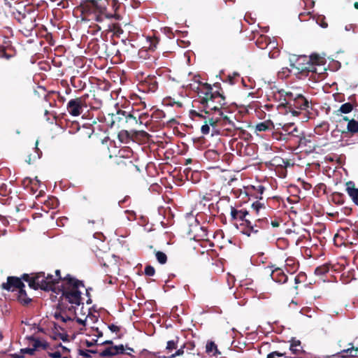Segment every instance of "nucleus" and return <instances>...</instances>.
<instances>
[{
	"label": "nucleus",
	"instance_id": "obj_1",
	"mask_svg": "<svg viewBox=\"0 0 358 358\" xmlns=\"http://www.w3.org/2000/svg\"><path fill=\"white\" fill-rule=\"evenodd\" d=\"M199 106L200 111L195 110H190V115L192 119L199 117L204 120V124L208 122V117L212 115H217L220 112H225L228 110L226 99L223 94L219 91L213 92L211 85L207 83H203L198 91Z\"/></svg>",
	"mask_w": 358,
	"mask_h": 358
},
{
	"label": "nucleus",
	"instance_id": "obj_2",
	"mask_svg": "<svg viewBox=\"0 0 358 358\" xmlns=\"http://www.w3.org/2000/svg\"><path fill=\"white\" fill-rule=\"evenodd\" d=\"M120 6L118 0H86L80 4L82 13L94 15V20L98 22L104 19L121 20L122 17L118 13Z\"/></svg>",
	"mask_w": 358,
	"mask_h": 358
},
{
	"label": "nucleus",
	"instance_id": "obj_3",
	"mask_svg": "<svg viewBox=\"0 0 358 358\" xmlns=\"http://www.w3.org/2000/svg\"><path fill=\"white\" fill-rule=\"evenodd\" d=\"M235 120V115L229 110L220 112L217 115L209 116L208 122L201 126V131L202 134L207 135L210 133L211 128L212 135L227 134L240 129L236 125Z\"/></svg>",
	"mask_w": 358,
	"mask_h": 358
},
{
	"label": "nucleus",
	"instance_id": "obj_4",
	"mask_svg": "<svg viewBox=\"0 0 358 358\" xmlns=\"http://www.w3.org/2000/svg\"><path fill=\"white\" fill-rule=\"evenodd\" d=\"M55 273V280H57L59 282H62L61 285H57L58 293H61L62 300L79 305L82 301L79 288L84 287L83 281L72 277L70 274H67L63 278L59 269L56 270Z\"/></svg>",
	"mask_w": 358,
	"mask_h": 358
},
{
	"label": "nucleus",
	"instance_id": "obj_5",
	"mask_svg": "<svg viewBox=\"0 0 358 358\" xmlns=\"http://www.w3.org/2000/svg\"><path fill=\"white\" fill-rule=\"evenodd\" d=\"M110 122H107L110 127H116L117 129H121L119 136L122 134L129 135L127 129L133 131L132 127L137 125V117L135 110L132 112H127L122 110H118L115 114H108Z\"/></svg>",
	"mask_w": 358,
	"mask_h": 358
},
{
	"label": "nucleus",
	"instance_id": "obj_6",
	"mask_svg": "<svg viewBox=\"0 0 358 358\" xmlns=\"http://www.w3.org/2000/svg\"><path fill=\"white\" fill-rule=\"evenodd\" d=\"M94 104L90 101V94H85L80 96L70 99L66 104V110L69 115L73 117L80 115L84 110L87 108L91 109H98L102 105L101 100L94 98Z\"/></svg>",
	"mask_w": 358,
	"mask_h": 358
},
{
	"label": "nucleus",
	"instance_id": "obj_7",
	"mask_svg": "<svg viewBox=\"0 0 358 358\" xmlns=\"http://www.w3.org/2000/svg\"><path fill=\"white\" fill-rule=\"evenodd\" d=\"M13 17L22 25L27 32L30 33L36 27L35 11L31 8L22 7L21 9L15 8L12 11Z\"/></svg>",
	"mask_w": 358,
	"mask_h": 358
},
{
	"label": "nucleus",
	"instance_id": "obj_8",
	"mask_svg": "<svg viewBox=\"0 0 358 358\" xmlns=\"http://www.w3.org/2000/svg\"><path fill=\"white\" fill-rule=\"evenodd\" d=\"M281 105L293 116L299 115L301 113L300 110L308 111L309 108H311L308 99L302 94H294L292 92L289 93L287 102H282Z\"/></svg>",
	"mask_w": 358,
	"mask_h": 358
},
{
	"label": "nucleus",
	"instance_id": "obj_9",
	"mask_svg": "<svg viewBox=\"0 0 358 358\" xmlns=\"http://www.w3.org/2000/svg\"><path fill=\"white\" fill-rule=\"evenodd\" d=\"M306 57H301L296 59L295 63L290 64V73L301 77H307L309 73L317 74V69L312 63H304Z\"/></svg>",
	"mask_w": 358,
	"mask_h": 358
},
{
	"label": "nucleus",
	"instance_id": "obj_10",
	"mask_svg": "<svg viewBox=\"0 0 358 358\" xmlns=\"http://www.w3.org/2000/svg\"><path fill=\"white\" fill-rule=\"evenodd\" d=\"M230 208L231 221L239 220L242 222L241 226L243 227L242 231L243 233H249L253 230L252 227L251 226V221L246 217L249 214L248 210L245 209L238 210L232 206Z\"/></svg>",
	"mask_w": 358,
	"mask_h": 358
},
{
	"label": "nucleus",
	"instance_id": "obj_11",
	"mask_svg": "<svg viewBox=\"0 0 358 358\" xmlns=\"http://www.w3.org/2000/svg\"><path fill=\"white\" fill-rule=\"evenodd\" d=\"M59 283V281L55 280V275L51 274L45 275L44 272H39L40 289L44 291H52L59 294L57 289Z\"/></svg>",
	"mask_w": 358,
	"mask_h": 358
},
{
	"label": "nucleus",
	"instance_id": "obj_12",
	"mask_svg": "<svg viewBox=\"0 0 358 358\" xmlns=\"http://www.w3.org/2000/svg\"><path fill=\"white\" fill-rule=\"evenodd\" d=\"M0 59H5L6 62H0V69H17L19 66V60L16 58L15 54L8 52L5 47H0Z\"/></svg>",
	"mask_w": 358,
	"mask_h": 358
},
{
	"label": "nucleus",
	"instance_id": "obj_13",
	"mask_svg": "<svg viewBox=\"0 0 358 358\" xmlns=\"http://www.w3.org/2000/svg\"><path fill=\"white\" fill-rule=\"evenodd\" d=\"M270 165L275 167V171L279 173L281 178L287 176V168L290 166V162L288 159H284L280 156H275L269 162Z\"/></svg>",
	"mask_w": 358,
	"mask_h": 358
},
{
	"label": "nucleus",
	"instance_id": "obj_14",
	"mask_svg": "<svg viewBox=\"0 0 358 358\" xmlns=\"http://www.w3.org/2000/svg\"><path fill=\"white\" fill-rule=\"evenodd\" d=\"M1 287L8 292H14L17 289L19 290L21 287H25V285L18 277L8 276L6 282H3Z\"/></svg>",
	"mask_w": 358,
	"mask_h": 358
},
{
	"label": "nucleus",
	"instance_id": "obj_15",
	"mask_svg": "<svg viewBox=\"0 0 358 358\" xmlns=\"http://www.w3.org/2000/svg\"><path fill=\"white\" fill-rule=\"evenodd\" d=\"M271 268V277L273 281L279 284H284L287 282L288 277L285 273L284 269L276 266L275 264L268 266Z\"/></svg>",
	"mask_w": 358,
	"mask_h": 358
},
{
	"label": "nucleus",
	"instance_id": "obj_16",
	"mask_svg": "<svg viewBox=\"0 0 358 358\" xmlns=\"http://www.w3.org/2000/svg\"><path fill=\"white\" fill-rule=\"evenodd\" d=\"M141 87L143 90H146L149 92H155L158 88V81L155 76H148L145 80L141 83Z\"/></svg>",
	"mask_w": 358,
	"mask_h": 358
},
{
	"label": "nucleus",
	"instance_id": "obj_17",
	"mask_svg": "<svg viewBox=\"0 0 358 358\" xmlns=\"http://www.w3.org/2000/svg\"><path fill=\"white\" fill-rule=\"evenodd\" d=\"M20 278H21V281L24 280L27 282L29 283V286L35 290L38 289L40 287L39 272L32 273L31 276L27 273H24Z\"/></svg>",
	"mask_w": 358,
	"mask_h": 358
},
{
	"label": "nucleus",
	"instance_id": "obj_18",
	"mask_svg": "<svg viewBox=\"0 0 358 358\" xmlns=\"http://www.w3.org/2000/svg\"><path fill=\"white\" fill-rule=\"evenodd\" d=\"M268 220L266 217L258 218L255 224L251 222V226L252 227V231L249 233H243L248 236H251L252 234H256L259 232V229H267L268 227Z\"/></svg>",
	"mask_w": 358,
	"mask_h": 358
},
{
	"label": "nucleus",
	"instance_id": "obj_19",
	"mask_svg": "<svg viewBox=\"0 0 358 358\" xmlns=\"http://www.w3.org/2000/svg\"><path fill=\"white\" fill-rule=\"evenodd\" d=\"M45 100L49 102L50 106H56V100L61 103H64L66 101V99L64 96H62L59 92L55 91L49 92L45 94Z\"/></svg>",
	"mask_w": 358,
	"mask_h": 358
},
{
	"label": "nucleus",
	"instance_id": "obj_20",
	"mask_svg": "<svg viewBox=\"0 0 358 358\" xmlns=\"http://www.w3.org/2000/svg\"><path fill=\"white\" fill-rule=\"evenodd\" d=\"M124 348L123 345H115L106 348L99 355L101 357H111L119 354H124Z\"/></svg>",
	"mask_w": 358,
	"mask_h": 358
},
{
	"label": "nucleus",
	"instance_id": "obj_21",
	"mask_svg": "<svg viewBox=\"0 0 358 358\" xmlns=\"http://www.w3.org/2000/svg\"><path fill=\"white\" fill-rule=\"evenodd\" d=\"M345 185L348 194L353 203L358 206V188L356 187L355 182L352 181L347 182Z\"/></svg>",
	"mask_w": 358,
	"mask_h": 358
},
{
	"label": "nucleus",
	"instance_id": "obj_22",
	"mask_svg": "<svg viewBox=\"0 0 358 358\" xmlns=\"http://www.w3.org/2000/svg\"><path fill=\"white\" fill-rule=\"evenodd\" d=\"M293 123L285 124L282 127V131L279 134H273V137L277 140H289Z\"/></svg>",
	"mask_w": 358,
	"mask_h": 358
},
{
	"label": "nucleus",
	"instance_id": "obj_23",
	"mask_svg": "<svg viewBox=\"0 0 358 358\" xmlns=\"http://www.w3.org/2000/svg\"><path fill=\"white\" fill-rule=\"evenodd\" d=\"M289 342V350L293 354L301 355L305 353L303 348L301 345V342L299 340L296 339V338H292Z\"/></svg>",
	"mask_w": 358,
	"mask_h": 358
},
{
	"label": "nucleus",
	"instance_id": "obj_24",
	"mask_svg": "<svg viewBox=\"0 0 358 358\" xmlns=\"http://www.w3.org/2000/svg\"><path fill=\"white\" fill-rule=\"evenodd\" d=\"M298 143L299 146L307 147L310 151L315 150L316 148V145L313 141L311 136L306 137L303 134L298 141Z\"/></svg>",
	"mask_w": 358,
	"mask_h": 358
},
{
	"label": "nucleus",
	"instance_id": "obj_25",
	"mask_svg": "<svg viewBox=\"0 0 358 358\" xmlns=\"http://www.w3.org/2000/svg\"><path fill=\"white\" fill-rule=\"evenodd\" d=\"M342 134H351L352 135L358 132V121L351 119L347 124L346 128L339 130Z\"/></svg>",
	"mask_w": 358,
	"mask_h": 358
},
{
	"label": "nucleus",
	"instance_id": "obj_26",
	"mask_svg": "<svg viewBox=\"0 0 358 358\" xmlns=\"http://www.w3.org/2000/svg\"><path fill=\"white\" fill-rule=\"evenodd\" d=\"M38 142L36 141L35 147L32 149V152L29 153L27 156V159L25 160L27 163L31 164L34 163L36 159H40L42 155L41 150L38 148Z\"/></svg>",
	"mask_w": 358,
	"mask_h": 358
},
{
	"label": "nucleus",
	"instance_id": "obj_27",
	"mask_svg": "<svg viewBox=\"0 0 358 358\" xmlns=\"http://www.w3.org/2000/svg\"><path fill=\"white\" fill-rule=\"evenodd\" d=\"M299 263L298 262L292 258L289 257L285 260V269L289 273H295L299 268Z\"/></svg>",
	"mask_w": 358,
	"mask_h": 358
},
{
	"label": "nucleus",
	"instance_id": "obj_28",
	"mask_svg": "<svg viewBox=\"0 0 358 358\" xmlns=\"http://www.w3.org/2000/svg\"><path fill=\"white\" fill-rule=\"evenodd\" d=\"M24 288L21 287L18 290L17 300L21 305L27 306L32 301V299L28 296Z\"/></svg>",
	"mask_w": 358,
	"mask_h": 358
},
{
	"label": "nucleus",
	"instance_id": "obj_29",
	"mask_svg": "<svg viewBox=\"0 0 358 358\" xmlns=\"http://www.w3.org/2000/svg\"><path fill=\"white\" fill-rule=\"evenodd\" d=\"M289 93H291V92H285L284 90H278L273 92L274 99L280 102L279 106L283 107V106L281 105L282 102H287Z\"/></svg>",
	"mask_w": 358,
	"mask_h": 358
},
{
	"label": "nucleus",
	"instance_id": "obj_30",
	"mask_svg": "<svg viewBox=\"0 0 358 358\" xmlns=\"http://www.w3.org/2000/svg\"><path fill=\"white\" fill-rule=\"evenodd\" d=\"M275 45V43L271 42L270 38L266 36L261 35L256 41V45L260 49L268 48V46Z\"/></svg>",
	"mask_w": 358,
	"mask_h": 358
},
{
	"label": "nucleus",
	"instance_id": "obj_31",
	"mask_svg": "<svg viewBox=\"0 0 358 358\" xmlns=\"http://www.w3.org/2000/svg\"><path fill=\"white\" fill-rule=\"evenodd\" d=\"M137 117V124L144 125L147 127L150 121L151 117L148 113H138V110H135Z\"/></svg>",
	"mask_w": 358,
	"mask_h": 358
},
{
	"label": "nucleus",
	"instance_id": "obj_32",
	"mask_svg": "<svg viewBox=\"0 0 358 358\" xmlns=\"http://www.w3.org/2000/svg\"><path fill=\"white\" fill-rule=\"evenodd\" d=\"M27 339L34 342L32 348L33 349H34L35 352L39 348H41L43 350H46L49 347V344L46 341H41L38 338H36L33 336L27 337Z\"/></svg>",
	"mask_w": 358,
	"mask_h": 358
},
{
	"label": "nucleus",
	"instance_id": "obj_33",
	"mask_svg": "<svg viewBox=\"0 0 358 358\" xmlns=\"http://www.w3.org/2000/svg\"><path fill=\"white\" fill-rule=\"evenodd\" d=\"M274 128V124L271 120H266L259 122L255 126L256 131H266L272 130Z\"/></svg>",
	"mask_w": 358,
	"mask_h": 358
},
{
	"label": "nucleus",
	"instance_id": "obj_34",
	"mask_svg": "<svg viewBox=\"0 0 358 358\" xmlns=\"http://www.w3.org/2000/svg\"><path fill=\"white\" fill-rule=\"evenodd\" d=\"M358 106V104L355 102V103H351V102H347V103H345L343 104H342L339 109L336 111L337 113V115H338V113H343V114H348V113H350V112L352 111L353 108L355 107H357Z\"/></svg>",
	"mask_w": 358,
	"mask_h": 358
},
{
	"label": "nucleus",
	"instance_id": "obj_35",
	"mask_svg": "<svg viewBox=\"0 0 358 358\" xmlns=\"http://www.w3.org/2000/svg\"><path fill=\"white\" fill-rule=\"evenodd\" d=\"M206 352L210 354L213 352V356H217L221 354L220 351L217 349V345L212 341H208L206 345Z\"/></svg>",
	"mask_w": 358,
	"mask_h": 358
},
{
	"label": "nucleus",
	"instance_id": "obj_36",
	"mask_svg": "<svg viewBox=\"0 0 358 358\" xmlns=\"http://www.w3.org/2000/svg\"><path fill=\"white\" fill-rule=\"evenodd\" d=\"M339 356L342 358L346 357H358V348H350L346 350H343L338 353Z\"/></svg>",
	"mask_w": 358,
	"mask_h": 358
},
{
	"label": "nucleus",
	"instance_id": "obj_37",
	"mask_svg": "<svg viewBox=\"0 0 358 358\" xmlns=\"http://www.w3.org/2000/svg\"><path fill=\"white\" fill-rule=\"evenodd\" d=\"M54 317L57 320H61L63 322H66L67 321H71L73 320V317L71 316L66 314V310H64V308H62V311L59 313H55L54 315Z\"/></svg>",
	"mask_w": 358,
	"mask_h": 358
},
{
	"label": "nucleus",
	"instance_id": "obj_38",
	"mask_svg": "<svg viewBox=\"0 0 358 358\" xmlns=\"http://www.w3.org/2000/svg\"><path fill=\"white\" fill-rule=\"evenodd\" d=\"M323 58L317 54H312L308 59L306 58V63H312L314 66L317 69V66L323 62Z\"/></svg>",
	"mask_w": 358,
	"mask_h": 358
},
{
	"label": "nucleus",
	"instance_id": "obj_39",
	"mask_svg": "<svg viewBox=\"0 0 358 358\" xmlns=\"http://www.w3.org/2000/svg\"><path fill=\"white\" fill-rule=\"evenodd\" d=\"M108 31L113 32L114 35L120 37L124 31L119 23H112L108 25Z\"/></svg>",
	"mask_w": 358,
	"mask_h": 358
},
{
	"label": "nucleus",
	"instance_id": "obj_40",
	"mask_svg": "<svg viewBox=\"0 0 358 358\" xmlns=\"http://www.w3.org/2000/svg\"><path fill=\"white\" fill-rule=\"evenodd\" d=\"M330 265L329 264H324L317 266L315 269V274L318 276H323L329 271Z\"/></svg>",
	"mask_w": 358,
	"mask_h": 358
},
{
	"label": "nucleus",
	"instance_id": "obj_41",
	"mask_svg": "<svg viewBox=\"0 0 358 358\" xmlns=\"http://www.w3.org/2000/svg\"><path fill=\"white\" fill-rule=\"evenodd\" d=\"M120 166H124L125 171L128 173L134 172L138 170L136 165H135L132 161L121 162L119 163Z\"/></svg>",
	"mask_w": 358,
	"mask_h": 358
},
{
	"label": "nucleus",
	"instance_id": "obj_42",
	"mask_svg": "<svg viewBox=\"0 0 358 358\" xmlns=\"http://www.w3.org/2000/svg\"><path fill=\"white\" fill-rule=\"evenodd\" d=\"M194 222H196V224L194 226V229L195 231H196L197 230H200L201 231V233H196L194 236H197V237H199L201 238H207L208 237V234H207V231H206V229L204 228L203 227H201L199 225V224L197 222V220L195 219L194 220Z\"/></svg>",
	"mask_w": 358,
	"mask_h": 358
},
{
	"label": "nucleus",
	"instance_id": "obj_43",
	"mask_svg": "<svg viewBox=\"0 0 358 358\" xmlns=\"http://www.w3.org/2000/svg\"><path fill=\"white\" fill-rule=\"evenodd\" d=\"M329 129V124L327 122H322L319 124L315 128V131L319 135H322L323 133L328 131Z\"/></svg>",
	"mask_w": 358,
	"mask_h": 358
},
{
	"label": "nucleus",
	"instance_id": "obj_44",
	"mask_svg": "<svg viewBox=\"0 0 358 358\" xmlns=\"http://www.w3.org/2000/svg\"><path fill=\"white\" fill-rule=\"evenodd\" d=\"M307 278L306 274L304 272H300L294 278V282L296 285L302 283L306 282ZM296 289H298V285L294 287Z\"/></svg>",
	"mask_w": 358,
	"mask_h": 358
},
{
	"label": "nucleus",
	"instance_id": "obj_45",
	"mask_svg": "<svg viewBox=\"0 0 358 358\" xmlns=\"http://www.w3.org/2000/svg\"><path fill=\"white\" fill-rule=\"evenodd\" d=\"M291 135H290V138L292 137H294V138H297V141L299 140V138L303 136V132L301 131L298 127L295 125L294 123H293V127H292V130H291Z\"/></svg>",
	"mask_w": 358,
	"mask_h": 358
},
{
	"label": "nucleus",
	"instance_id": "obj_46",
	"mask_svg": "<svg viewBox=\"0 0 358 358\" xmlns=\"http://www.w3.org/2000/svg\"><path fill=\"white\" fill-rule=\"evenodd\" d=\"M344 196L342 193L334 192L332 194V200L334 202L338 204H343L344 203Z\"/></svg>",
	"mask_w": 358,
	"mask_h": 358
},
{
	"label": "nucleus",
	"instance_id": "obj_47",
	"mask_svg": "<svg viewBox=\"0 0 358 358\" xmlns=\"http://www.w3.org/2000/svg\"><path fill=\"white\" fill-rule=\"evenodd\" d=\"M156 258L159 263L164 264L167 262V256L166 255L161 251H157L155 253Z\"/></svg>",
	"mask_w": 358,
	"mask_h": 358
},
{
	"label": "nucleus",
	"instance_id": "obj_48",
	"mask_svg": "<svg viewBox=\"0 0 358 358\" xmlns=\"http://www.w3.org/2000/svg\"><path fill=\"white\" fill-rule=\"evenodd\" d=\"M271 48L273 50H270L268 52V57L271 59H275L280 55V50L275 47V45H272Z\"/></svg>",
	"mask_w": 358,
	"mask_h": 358
},
{
	"label": "nucleus",
	"instance_id": "obj_49",
	"mask_svg": "<svg viewBox=\"0 0 358 358\" xmlns=\"http://www.w3.org/2000/svg\"><path fill=\"white\" fill-rule=\"evenodd\" d=\"M178 337H176V340H171L167 342L166 350L169 351H172L177 348V344L178 342Z\"/></svg>",
	"mask_w": 358,
	"mask_h": 358
},
{
	"label": "nucleus",
	"instance_id": "obj_50",
	"mask_svg": "<svg viewBox=\"0 0 358 358\" xmlns=\"http://www.w3.org/2000/svg\"><path fill=\"white\" fill-rule=\"evenodd\" d=\"M290 70L289 68L287 67H283L282 69L278 72V76L280 78H287L290 75Z\"/></svg>",
	"mask_w": 358,
	"mask_h": 358
},
{
	"label": "nucleus",
	"instance_id": "obj_51",
	"mask_svg": "<svg viewBox=\"0 0 358 358\" xmlns=\"http://www.w3.org/2000/svg\"><path fill=\"white\" fill-rule=\"evenodd\" d=\"M11 192V189L8 188V186L6 184H2L0 185V195L3 196H6L9 195Z\"/></svg>",
	"mask_w": 358,
	"mask_h": 358
},
{
	"label": "nucleus",
	"instance_id": "obj_52",
	"mask_svg": "<svg viewBox=\"0 0 358 358\" xmlns=\"http://www.w3.org/2000/svg\"><path fill=\"white\" fill-rule=\"evenodd\" d=\"M122 43L124 47L122 48V50L128 52L130 51V48H134V45L131 43V41L129 40H122Z\"/></svg>",
	"mask_w": 358,
	"mask_h": 358
},
{
	"label": "nucleus",
	"instance_id": "obj_53",
	"mask_svg": "<svg viewBox=\"0 0 358 358\" xmlns=\"http://www.w3.org/2000/svg\"><path fill=\"white\" fill-rule=\"evenodd\" d=\"M183 348H185V349L187 350V352L189 354L194 355V353L192 352V351L194 350V349L195 348V344L194 342H187V343H184Z\"/></svg>",
	"mask_w": 358,
	"mask_h": 358
},
{
	"label": "nucleus",
	"instance_id": "obj_54",
	"mask_svg": "<svg viewBox=\"0 0 358 358\" xmlns=\"http://www.w3.org/2000/svg\"><path fill=\"white\" fill-rule=\"evenodd\" d=\"M79 131L86 135L88 138H90L92 134H93L94 132V129L92 128H91V127H83V129H80Z\"/></svg>",
	"mask_w": 358,
	"mask_h": 358
},
{
	"label": "nucleus",
	"instance_id": "obj_55",
	"mask_svg": "<svg viewBox=\"0 0 358 358\" xmlns=\"http://www.w3.org/2000/svg\"><path fill=\"white\" fill-rule=\"evenodd\" d=\"M252 208L256 211V213L258 214L259 210L262 208H265V206L263 203H261L260 201H256L252 203Z\"/></svg>",
	"mask_w": 358,
	"mask_h": 358
},
{
	"label": "nucleus",
	"instance_id": "obj_56",
	"mask_svg": "<svg viewBox=\"0 0 358 358\" xmlns=\"http://www.w3.org/2000/svg\"><path fill=\"white\" fill-rule=\"evenodd\" d=\"M145 274L148 276H153L155 273V268L150 265L145 267Z\"/></svg>",
	"mask_w": 358,
	"mask_h": 358
},
{
	"label": "nucleus",
	"instance_id": "obj_57",
	"mask_svg": "<svg viewBox=\"0 0 358 358\" xmlns=\"http://www.w3.org/2000/svg\"><path fill=\"white\" fill-rule=\"evenodd\" d=\"M151 117H154L155 119H162L165 117V113L163 110H156L152 115Z\"/></svg>",
	"mask_w": 358,
	"mask_h": 358
},
{
	"label": "nucleus",
	"instance_id": "obj_58",
	"mask_svg": "<svg viewBox=\"0 0 358 358\" xmlns=\"http://www.w3.org/2000/svg\"><path fill=\"white\" fill-rule=\"evenodd\" d=\"M150 45L149 46V49L154 50L157 48V45L159 43V39L156 37L149 38Z\"/></svg>",
	"mask_w": 358,
	"mask_h": 358
},
{
	"label": "nucleus",
	"instance_id": "obj_59",
	"mask_svg": "<svg viewBox=\"0 0 358 358\" xmlns=\"http://www.w3.org/2000/svg\"><path fill=\"white\" fill-rule=\"evenodd\" d=\"M317 23L322 28H327L328 27V23L326 22L324 17H318Z\"/></svg>",
	"mask_w": 358,
	"mask_h": 358
},
{
	"label": "nucleus",
	"instance_id": "obj_60",
	"mask_svg": "<svg viewBox=\"0 0 358 358\" xmlns=\"http://www.w3.org/2000/svg\"><path fill=\"white\" fill-rule=\"evenodd\" d=\"M81 303H82V302L80 301V303L78 306H80ZM71 306L68 307L67 308L64 309V310H66V313L68 312L70 314L75 315L76 307L75 306H73V305H75V303H71ZM76 306H77V305L76 304Z\"/></svg>",
	"mask_w": 358,
	"mask_h": 358
},
{
	"label": "nucleus",
	"instance_id": "obj_61",
	"mask_svg": "<svg viewBox=\"0 0 358 358\" xmlns=\"http://www.w3.org/2000/svg\"><path fill=\"white\" fill-rule=\"evenodd\" d=\"M184 349H185V348H183V345L181 346V348L180 349H178V350H176L175 353L172 354L169 357V358H175L176 357L182 355L185 352Z\"/></svg>",
	"mask_w": 358,
	"mask_h": 358
},
{
	"label": "nucleus",
	"instance_id": "obj_62",
	"mask_svg": "<svg viewBox=\"0 0 358 358\" xmlns=\"http://www.w3.org/2000/svg\"><path fill=\"white\" fill-rule=\"evenodd\" d=\"M20 350H21V354H22L23 355L24 354H29L30 355H33L35 353L34 349H33V348H23V349H21Z\"/></svg>",
	"mask_w": 358,
	"mask_h": 358
},
{
	"label": "nucleus",
	"instance_id": "obj_63",
	"mask_svg": "<svg viewBox=\"0 0 358 358\" xmlns=\"http://www.w3.org/2000/svg\"><path fill=\"white\" fill-rule=\"evenodd\" d=\"M48 356L51 358H61L62 355L60 352L57 351L54 352H48Z\"/></svg>",
	"mask_w": 358,
	"mask_h": 358
},
{
	"label": "nucleus",
	"instance_id": "obj_64",
	"mask_svg": "<svg viewBox=\"0 0 358 358\" xmlns=\"http://www.w3.org/2000/svg\"><path fill=\"white\" fill-rule=\"evenodd\" d=\"M108 328L113 332H118L120 330V327H118V326H117V325H115L114 324H110L108 326Z\"/></svg>",
	"mask_w": 358,
	"mask_h": 358
}]
</instances>
